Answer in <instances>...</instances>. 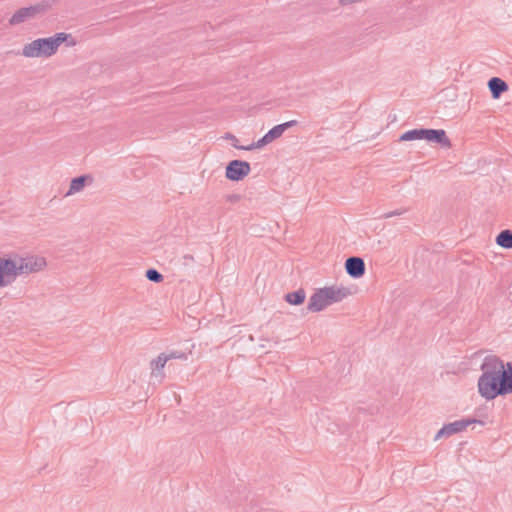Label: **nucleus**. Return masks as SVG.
I'll use <instances>...</instances> for the list:
<instances>
[{
  "label": "nucleus",
  "instance_id": "f257e3e1",
  "mask_svg": "<svg viewBox=\"0 0 512 512\" xmlns=\"http://www.w3.org/2000/svg\"><path fill=\"white\" fill-rule=\"evenodd\" d=\"M478 380L480 395L492 400L499 395L512 393V363H504L495 356L486 357Z\"/></svg>",
  "mask_w": 512,
  "mask_h": 512
},
{
  "label": "nucleus",
  "instance_id": "f03ea898",
  "mask_svg": "<svg viewBox=\"0 0 512 512\" xmlns=\"http://www.w3.org/2000/svg\"><path fill=\"white\" fill-rule=\"evenodd\" d=\"M73 47L77 44L76 39L68 33H57L52 37L33 40L22 48V55L27 58H49L53 56L61 44Z\"/></svg>",
  "mask_w": 512,
  "mask_h": 512
},
{
  "label": "nucleus",
  "instance_id": "7ed1b4c3",
  "mask_svg": "<svg viewBox=\"0 0 512 512\" xmlns=\"http://www.w3.org/2000/svg\"><path fill=\"white\" fill-rule=\"evenodd\" d=\"M349 292L345 288L324 287L316 290L310 297L308 309L312 312H319L335 302L342 301Z\"/></svg>",
  "mask_w": 512,
  "mask_h": 512
},
{
  "label": "nucleus",
  "instance_id": "20e7f679",
  "mask_svg": "<svg viewBox=\"0 0 512 512\" xmlns=\"http://www.w3.org/2000/svg\"><path fill=\"white\" fill-rule=\"evenodd\" d=\"M19 275L16 253L0 257V289L14 282Z\"/></svg>",
  "mask_w": 512,
  "mask_h": 512
},
{
  "label": "nucleus",
  "instance_id": "39448f33",
  "mask_svg": "<svg viewBox=\"0 0 512 512\" xmlns=\"http://www.w3.org/2000/svg\"><path fill=\"white\" fill-rule=\"evenodd\" d=\"M18 268L21 274H31L44 270L47 267V260L40 255H28L25 257L16 254Z\"/></svg>",
  "mask_w": 512,
  "mask_h": 512
},
{
  "label": "nucleus",
  "instance_id": "423d86ee",
  "mask_svg": "<svg viewBox=\"0 0 512 512\" xmlns=\"http://www.w3.org/2000/svg\"><path fill=\"white\" fill-rule=\"evenodd\" d=\"M296 124L295 120L288 121L286 123L276 125L271 130L268 131L261 139H259L257 142H254L250 145H248L246 148V151L254 150V149H260L264 147L265 145L271 143L275 139L282 136L284 131L293 125Z\"/></svg>",
  "mask_w": 512,
  "mask_h": 512
},
{
  "label": "nucleus",
  "instance_id": "0eeeda50",
  "mask_svg": "<svg viewBox=\"0 0 512 512\" xmlns=\"http://www.w3.org/2000/svg\"><path fill=\"white\" fill-rule=\"evenodd\" d=\"M251 172V166L248 162L242 160L230 161L225 169V176L230 181H242Z\"/></svg>",
  "mask_w": 512,
  "mask_h": 512
},
{
  "label": "nucleus",
  "instance_id": "6e6552de",
  "mask_svg": "<svg viewBox=\"0 0 512 512\" xmlns=\"http://www.w3.org/2000/svg\"><path fill=\"white\" fill-rule=\"evenodd\" d=\"M476 423V420L474 419H464V420H458L452 423H448L444 425L437 433L435 439L438 440L440 438H448L454 434L460 433L462 431H465L468 426L471 424Z\"/></svg>",
  "mask_w": 512,
  "mask_h": 512
},
{
  "label": "nucleus",
  "instance_id": "1a4fd4ad",
  "mask_svg": "<svg viewBox=\"0 0 512 512\" xmlns=\"http://www.w3.org/2000/svg\"><path fill=\"white\" fill-rule=\"evenodd\" d=\"M45 10L44 5H34L30 7H24L16 11L11 18L9 23L11 25H18L27 19L33 18Z\"/></svg>",
  "mask_w": 512,
  "mask_h": 512
},
{
  "label": "nucleus",
  "instance_id": "9d476101",
  "mask_svg": "<svg viewBox=\"0 0 512 512\" xmlns=\"http://www.w3.org/2000/svg\"><path fill=\"white\" fill-rule=\"evenodd\" d=\"M423 140L441 144L444 148H450L451 142L444 130L423 129Z\"/></svg>",
  "mask_w": 512,
  "mask_h": 512
},
{
  "label": "nucleus",
  "instance_id": "9b49d317",
  "mask_svg": "<svg viewBox=\"0 0 512 512\" xmlns=\"http://www.w3.org/2000/svg\"><path fill=\"white\" fill-rule=\"evenodd\" d=\"M347 273L353 278H359L365 273L364 261L359 257L348 258L345 262Z\"/></svg>",
  "mask_w": 512,
  "mask_h": 512
},
{
  "label": "nucleus",
  "instance_id": "f8f14e48",
  "mask_svg": "<svg viewBox=\"0 0 512 512\" xmlns=\"http://www.w3.org/2000/svg\"><path fill=\"white\" fill-rule=\"evenodd\" d=\"M488 87L494 99H498L503 92L508 90V85L505 81L498 77L491 78L488 82Z\"/></svg>",
  "mask_w": 512,
  "mask_h": 512
},
{
  "label": "nucleus",
  "instance_id": "ddd939ff",
  "mask_svg": "<svg viewBox=\"0 0 512 512\" xmlns=\"http://www.w3.org/2000/svg\"><path fill=\"white\" fill-rule=\"evenodd\" d=\"M498 246L504 249H512V230H503L495 238Z\"/></svg>",
  "mask_w": 512,
  "mask_h": 512
},
{
  "label": "nucleus",
  "instance_id": "4468645a",
  "mask_svg": "<svg viewBox=\"0 0 512 512\" xmlns=\"http://www.w3.org/2000/svg\"><path fill=\"white\" fill-rule=\"evenodd\" d=\"M87 180L92 181V178L90 176H81V177L74 178L71 181L69 190L66 195L69 196V195H73L77 192H80L84 188Z\"/></svg>",
  "mask_w": 512,
  "mask_h": 512
},
{
  "label": "nucleus",
  "instance_id": "2eb2a0df",
  "mask_svg": "<svg viewBox=\"0 0 512 512\" xmlns=\"http://www.w3.org/2000/svg\"><path fill=\"white\" fill-rule=\"evenodd\" d=\"M305 292L300 289L286 295V301L291 305H300L305 300Z\"/></svg>",
  "mask_w": 512,
  "mask_h": 512
},
{
  "label": "nucleus",
  "instance_id": "dca6fc26",
  "mask_svg": "<svg viewBox=\"0 0 512 512\" xmlns=\"http://www.w3.org/2000/svg\"><path fill=\"white\" fill-rule=\"evenodd\" d=\"M423 140V129H414L400 136V141Z\"/></svg>",
  "mask_w": 512,
  "mask_h": 512
},
{
  "label": "nucleus",
  "instance_id": "f3484780",
  "mask_svg": "<svg viewBox=\"0 0 512 512\" xmlns=\"http://www.w3.org/2000/svg\"><path fill=\"white\" fill-rule=\"evenodd\" d=\"M146 276L149 280L154 282H160L162 280V275L153 269L148 270Z\"/></svg>",
  "mask_w": 512,
  "mask_h": 512
},
{
  "label": "nucleus",
  "instance_id": "a211bd4d",
  "mask_svg": "<svg viewBox=\"0 0 512 512\" xmlns=\"http://www.w3.org/2000/svg\"><path fill=\"white\" fill-rule=\"evenodd\" d=\"M167 362V357L164 355H160L157 357V359L153 362L154 369L161 370Z\"/></svg>",
  "mask_w": 512,
  "mask_h": 512
},
{
  "label": "nucleus",
  "instance_id": "6ab92c4d",
  "mask_svg": "<svg viewBox=\"0 0 512 512\" xmlns=\"http://www.w3.org/2000/svg\"><path fill=\"white\" fill-rule=\"evenodd\" d=\"M225 138H226V139H228V140H230V141H231V144H232L235 148H237V149H241V150H246V148H245L246 146H240V145L238 144V139H237L234 135L227 134V135L225 136Z\"/></svg>",
  "mask_w": 512,
  "mask_h": 512
}]
</instances>
